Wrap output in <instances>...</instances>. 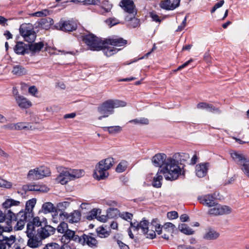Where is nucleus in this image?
Here are the masks:
<instances>
[{"instance_id":"obj_5","label":"nucleus","mask_w":249,"mask_h":249,"mask_svg":"<svg viewBox=\"0 0 249 249\" xmlns=\"http://www.w3.org/2000/svg\"><path fill=\"white\" fill-rule=\"evenodd\" d=\"M170 157L167 158L165 154L158 153L152 158V162L155 166L160 168L159 169V173H162L166 180L172 181L174 180V178H167L168 175L166 173L169 171V170H167V160ZM168 169H169V167H168Z\"/></svg>"},{"instance_id":"obj_61","label":"nucleus","mask_w":249,"mask_h":249,"mask_svg":"<svg viewBox=\"0 0 249 249\" xmlns=\"http://www.w3.org/2000/svg\"><path fill=\"white\" fill-rule=\"evenodd\" d=\"M3 127L9 130H16L15 124H7L4 125Z\"/></svg>"},{"instance_id":"obj_16","label":"nucleus","mask_w":249,"mask_h":249,"mask_svg":"<svg viewBox=\"0 0 249 249\" xmlns=\"http://www.w3.org/2000/svg\"><path fill=\"white\" fill-rule=\"evenodd\" d=\"M215 194L204 195L198 197L200 203L209 207H213L215 203Z\"/></svg>"},{"instance_id":"obj_46","label":"nucleus","mask_w":249,"mask_h":249,"mask_svg":"<svg viewBox=\"0 0 249 249\" xmlns=\"http://www.w3.org/2000/svg\"><path fill=\"white\" fill-rule=\"evenodd\" d=\"M129 122L134 124H148L149 121L147 118H140L130 120Z\"/></svg>"},{"instance_id":"obj_18","label":"nucleus","mask_w":249,"mask_h":249,"mask_svg":"<svg viewBox=\"0 0 249 249\" xmlns=\"http://www.w3.org/2000/svg\"><path fill=\"white\" fill-rule=\"evenodd\" d=\"M69 168H64L55 178V182L62 185L66 184L71 180Z\"/></svg>"},{"instance_id":"obj_63","label":"nucleus","mask_w":249,"mask_h":249,"mask_svg":"<svg viewBox=\"0 0 249 249\" xmlns=\"http://www.w3.org/2000/svg\"><path fill=\"white\" fill-rule=\"evenodd\" d=\"M118 244L120 246L121 249H129V248L127 245L124 244L121 241H118Z\"/></svg>"},{"instance_id":"obj_24","label":"nucleus","mask_w":249,"mask_h":249,"mask_svg":"<svg viewBox=\"0 0 249 249\" xmlns=\"http://www.w3.org/2000/svg\"><path fill=\"white\" fill-rule=\"evenodd\" d=\"M108 45L109 44L107 43V39L103 40L101 50L103 51L104 53L107 56H110L116 53L119 51L118 49L115 48L113 46H108Z\"/></svg>"},{"instance_id":"obj_53","label":"nucleus","mask_w":249,"mask_h":249,"mask_svg":"<svg viewBox=\"0 0 249 249\" xmlns=\"http://www.w3.org/2000/svg\"><path fill=\"white\" fill-rule=\"evenodd\" d=\"M99 211L100 212V210L97 209H93L89 213L88 216V219L89 220L92 219L93 218H97V214L99 213Z\"/></svg>"},{"instance_id":"obj_57","label":"nucleus","mask_w":249,"mask_h":249,"mask_svg":"<svg viewBox=\"0 0 249 249\" xmlns=\"http://www.w3.org/2000/svg\"><path fill=\"white\" fill-rule=\"evenodd\" d=\"M106 22L110 27L115 25L119 22L118 20L115 18H109L107 19Z\"/></svg>"},{"instance_id":"obj_26","label":"nucleus","mask_w":249,"mask_h":249,"mask_svg":"<svg viewBox=\"0 0 249 249\" xmlns=\"http://www.w3.org/2000/svg\"><path fill=\"white\" fill-rule=\"evenodd\" d=\"M220 234L214 230L207 229L203 236V239L206 240H214L217 239Z\"/></svg>"},{"instance_id":"obj_47","label":"nucleus","mask_w":249,"mask_h":249,"mask_svg":"<svg viewBox=\"0 0 249 249\" xmlns=\"http://www.w3.org/2000/svg\"><path fill=\"white\" fill-rule=\"evenodd\" d=\"M153 226L151 225V227L148 229L143 234H145L146 238H149V239H153L156 236V233L155 231L153 229Z\"/></svg>"},{"instance_id":"obj_60","label":"nucleus","mask_w":249,"mask_h":249,"mask_svg":"<svg viewBox=\"0 0 249 249\" xmlns=\"http://www.w3.org/2000/svg\"><path fill=\"white\" fill-rule=\"evenodd\" d=\"M28 91L31 94L35 95L37 91V89L35 86H31L29 88Z\"/></svg>"},{"instance_id":"obj_38","label":"nucleus","mask_w":249,"mask_h":249,"mask_svg":"<svg viewBox=\"0 0 249 249\" xmlns=\"http://www.w3.org/2000/svg\"><path fill=\"white\" fill-rule=\"evenodd\" d=\"M96 232L98 237L100 238L107 237L110 233V231H107L103 226H100L96 229Z\"/></svg>"},{"instance_id":"obj_40","label":"nucleus","mask_w":249,"mask_h":249,"mask_svg":"<svg viewBox=\"0 0 249 249\" xmlns=\"http://www.w3.org/2000/svg\"><path fill=\"white\" fill-rule=\"evenodd\" d=\"M128 162L126 160H122L117 165L116 171L118 173H122L124 172L128 166Z\"/></svg>"},{"instance_id":"obj_28","label":"nucleus","mask_w":249,"mask_h":249,"mask_svg":"<svg viewBox=\"0 0 249 249\" xmlns=\"http://www.w3.org/2000/svg\"><path fill=\"white\" fill-rule=\"evenodd\" d=\"M28 46L22 42H18L14 47L15 52L18 54H24L28 53Z\"/></svg>"},{"instance_id":"obj_44","label":"nucleus","mask_w":249,"mask_h":249,"mask_svg":"<svg viewBox=\"0 0 249 249\" xmlns=\"http://www.w3.org/2000/svg\"><path fill=\"white\" fill-rule=\"evenodd\" d=\"M105 130L107 131L109 133L114 134L120 132L122 130V128L119 126H113L105 127Z\"/></svg>"},{"instance_id":"obj_43","label":"nucleus","mask_w":249,"mask_h":249,"mask_svg":"<svg viewBox=\"0 0 249 249\" xmlns=\"http://www.w3.org/2000/svg\"><path fill=\"white\" fill-rule=\"evenodd\" d=\"M139 230L141 229L143 233H145V231L151 227V225H149V223L147 220L141 221L139 223Z\"/></svg>"},{"instance_id":"obj_8","label":"nucleus","mask_w":249,"mask_h":249,"mask_svg":"<svg viewBox=\"0 0 249 249\" xmlns=\"http://www.w3.org/2000/svg\"><path fill=\"white\" fill-rule=\"evenodd\" d=\"M50 174L49 168L45 166H41L30 170L28 172V177L30 179H38L49 176Z\"/></svg>"},{"instance_id":"obj_32","label":"nucleus","mask_w":249,"mask_h":249,"mask_svg":"<svg viewBox=\"0 0 249 249\" xmlns=\"http://www.w3.org/2000/svg\"><path fill=\"white\" fill-rule=\"evenodd\" d=\"M71 180L80 178L84 175V171L81 169L69 168Z\"/></svg>"},{"instance_id":"obj_51","label":"nucleus","mask_w":249,"mask_h":249,"mask_svg":"<svg viewBox=\"0 0 249 249\" xmlns=\"http://www.w3.org/2000/svg\"><path fill=\"white\" fill-rule=\"evenodd\" d=\"M16 130H22L29 128V124L23 122H19L15 124Z\"/></svg>"},{"instance_id":"obj_30","label":"nucleus","mask_w":249,"mask_h":249,"mask_svg":"<svg viewBox=\"0 0 249 249\" xmlns=\"http://www.w3.org/2000/svg\"><path fill=\"white\" fill-rule=\"evenodd\" d=\"M197 108L200 109H205L210 112H220L219 109L214 107L212 105L204 102H201L197 105Z\"/></svg>"},{"instance_id":"obj_45","label":"nucleus","mask_w":249,"mask_h":249,"mask_svg":"<svg viewBox=\"0 0 249 249\" xmlns=\"http://www.w3.org/2000/svg\"><path fill=\"white\" fill-rule=\"evenodd\" d=\"M119 213L116 208H109L107 210V215L108 218H112L116 217Z\"/></svg>"},{"instance_id":"obj_34","label":"nucleus","mask_w":249,"mask_h":249,"mask_svg":"<svg viewBox=\"0 0 249 249\" xmlns=\"http://www.w3.org/2000/svg\"><path fill=\"white\" fill-rule=\"evenodd\" d=\"M20 204V202L18 200H15L11 198L6 199L2 203V206L5 209L10 208L13 206H18Z\"/></svg>"},{"instance_id":"obj_37","label":"nucleus","mask_w":249,"mask_h":249,"mask_svg":"<svg viewBox=\"0 0 249 249\" xmlns=\"http://www.w3.org/2000/svg\"><path fill=\"white\" fill-rule=\"evenodd\" d=\"M42 210L44 213H48L52 212L53 213L55 208L53 203L48 202L42 205Z\"/></svg>"},{"instance_id":"obj_20","label":"nucleus","mask_w":249,"mask_h":249,"mask_svg":"<svg viewBox=\"0 0 249 249\" xmlns=\"http://www.w3.org/2000/svg\"><path fill=\"white\" fill-rule=\"evenodd\" d=\"M179 2L180 0H162L160 6L165 10H173L179 6Z\"/></svg>"},{"instance_id":"obj_35","label":"nucleus","mask_w":249,"mask_h":249,"mask_svg":"<svg viewBox=\"0 0 249 249\" xmlns=\"http://www.w3.org/2000/svg\"><path fill=\"white\" fill-rule=\"evenodd\" d=\"M15 217V213H13L11 210H8L6 214L5 213H3L0 210V222H3L5 221L6 218L11 220L14 218Z\"/></svg>"},{"instance_id":"obj_54","label":"nucleus","mask_w":249,"mask_h":249,"mask_svg":"<svg viewBox=\"0 0 249 249\" xmlns=\"http://www.w3.org/2000/svg\"><path fill=\"white\" fill-rule=\"evenodd\" d=\"M12 186L11 183L3 179L0 178V187L10 188Z\"/></svg>"},{"instance_id":"obj_13","label":"nucleus","mask_w":249,"mask_h":249,"mask_svg":"<svg viewBox=\"0 0 249 249\" xmlns=\"http://www.w3.org/2000/svg\"><path fill=\"white\" fill-rule=\"evenodd\" d=\"M60 216H63L67 221L70 223H77L81 219V213L78 210H75L73 212L68 213L61 212Z\"/></svg>"},{"instance_id":"obj_3","label":"nucleus","mask_w":249,"mask_h":249,"mask_svg":"<svg viewBox=\"0 0 249 249\" xmlns=\"http://www.w3.org/2000/svg\"><path fill=\"white\" fill-rule=\"evenodd\" d=\"M120 6L127 13L130 14L126 17L125 19L130 28H136L140 26V20L135 18L137 11L133 0H122Z\"/></svg>"},{"instance_id":"obj_2","label":"nucleus","mask_w":249,"mask_h":249,"mask_svg":"<svg viewBox=\"0 0 249 249\" xmlns=\"http://www.w3.org/2000/svg\"><path fill=\"white\" fill-rule=\"evenodd\" d=\"M126 105V102L123 101L107 100L98 106L97 111L101 116L98 117V119L101 120L104 118H107L110 115L113 114L115 108L124 107Z\"/></svg>"},{"instance_id":"obj_59","label":"nucleus","mask_w":249,"mask_h":249,"mask_svg":"<svg viewBox=\"0 0 249 249\" xmlns=\"http://www.w3.org/2000/svg\"><path fill=\"white\" fill-rule=\"evenodd\" d=\"M100 3V0H86L85 4L98 5Z\"/></svg>"},{"instance_id":"obj_14","label":"nucleus","mask_w":249,"mask_h":249,"mask_svg":"<svg viewBox=\"0 0 249 249\" xmlns=\"http://www.w3.org/2000/svg\"><path fill=\"white\" fill-rule=\"evenodd\" d=\"M71 240L79 243L81 241V237L76 235L73 231L68 229L61 237V241L65 244H68Z\"/></svg>"},{"instance_id":"obj_17","label":"nucleus","mask_w":249,"mask_h":249,"mask_svg":"<svg viewBox=\"0 0 249 249\" xmlns=\"http://www.w3.org/2000/svg\"><path fill=\"white\" fill-rule=\"evenodd\" d=\"M175 228V226L170 222L166 223L162 227L159 225L158 227L155 226L154 228L158 234H161L162 232H167L168 234H172Z\"/></svg>"},{"instance_id":"obj_10","label":"nucleus","mask_w":249,"mask_h":249,"mask_svg":"<svg viewBox=\"0 0 249 249\" xmlns=\"http://www.w3.org/2000/svg\"><path fill=\"white\" fill-rule=\"evenodd\" d=\"M208 211V214L211 215L216 216L229 214L231 212V209L227 206L221 205L215 202L214 205Z\"/></svg>"},{"instance_id":"obj_19","label":"nucleus","mask_w":249,"mask_h":249,"mask_svg":"<svg viewBox=\"0 0 249 249\" xmlns=\"http://www.w3.org/2000/svg\"><path fill=\"white\" fill-rule=\"evenodd\" d=\"M44 222L45 224L46 223V219L45 218L41 219L38 216L35 217L32 222L27 224L26 230H29L30 228V229H33V231H36L38 228L42 227Z\"/></svg>"},{"instance_id":"obj_27","label":"nucleus","mask_w":249,"mask_h":249,"mask_svg":"<svg viewBox=\"0 0 249 249\" xmlns=\"http://www.w3.org/2000/svg\"><path fill=\"white\" fill-rule=\"evenodd\" d=\"M208 167L207 163H201L197 165L196 167V175L199 178L204 177L207 174Z\"/></svg>"},{"instance_id":"obj_62","label":"nucleus","mask_w":249,"mask_h":249,"mask_svg":"<svg viewBox=\"0 0 249 249\" xmlns=\"http://www.w3.org/2000/svg\"><path fill=\"white\" fill-rule=\"evenodd\" d=\"M107 215H102L101 216H98L97 217V219L101 222H105L107 219Z\"/></svg>"},{"instance_id":"obj_7","label":"nucleus","mask_w":249,"mask_h":249,"mask_svg":"<svg viewBox=\"0 0 249 249\" xmlns=\"http://www.w3.org/2000/svg\"><path fill=\"white\" fill-rule=\"evenodd\" d=\"M83 39L90 50L96 51L101 50L103 40L94 35L89 34L85 35L83 36Z\"/></svg>"},{"instance_id":"obj_4","label":"nucleus","mask_w":249,"mask_h":249,"mask_svg":"<svg viewBox=\"0 0 249 249\" xmlns=\"http://www.w3.org/2000/svg\"><path fill=\"white\" fill-rule=\"evenodd\" d=\"M114 159L108 158L101 160L96 166L93 177L97 180L104 179L108 176L107 170L113 165Z\"/></svg>"},{"instance_id":"obj_1","label":"nucleus","mask_w":249,"mask_h":249,"mask_svg":"<svg viewBox=\"0 0 249 249\" xmlns=\"http://www.w3.org/2000/svg\"><path fill=\"white\" fill-rule=\"evenodd\" d=\"M190 158L189 155L185 153H176L172 157H170L167 160V170L169 167V171L166 172L169 178L178 179L181 174L182 169L179 166L181 161H186Z\"/></svg>"},{"instance_id":"obj_36","label":"nucleus","mask_w":249,"mask_h":249,"mask_svg":"<svg viewBox=\"0 0 249 249\" xmlns=\"http://www.w3.org/2000/svg\"><path fill=\"white\" fill-rule=\"evenodd\" d=\"M44 44L42 42L38 43H31L28 46V49L34 53L39 52L41 49L43 47Z\"/></svg>"},{"instance_id":"obj_56","label":"nucleus","mask_w":249,"mask_h":249,"mask_svg":"<svg viewBox=\"0 0 249 249\" xmlns=\"http://www.w3.org/2000/svg\"><path fill=\"white\" fill-rule=\"evenodd\" d=\"M59 247L56 243H50L46 245L43 249H59Z\"/></svg>"},{"instance_id":"obj_25","label":"nucleus","mask_w":249,"mask_h":249,"mask_svg":"<svg viewBox=\"0 0 249 249\" xmlns=\"http://www.w3.org/2000/svg\"><path fill=\"white\" fill-rule=\"evenodd\" d=\"M18 217H20L21 218L18 220L16 225L14 226V230L15 231L21 230L23 229L27 216V213L23 212H20L17 215Z\"/></svg>"},{"instance_id":"obj_39","label":"nucleus","mask_w":249,"mask_h":249,"mask_svg":"<svg viewBox=\"0 0 249 249\" xmlns=\"http://www.w3.org/2000/svg\"><path fill=\"white\" fill-rule=\"evenodd\" d=\"M178 229L182 233L187 235H192L194 231L185 224L179 225Z\"/></svg>"},{"instance_id":"obj_52","label":"nucleus","mask_w":249,"mask_h":249,"mask_svg":"<svg viewBox=\"0 0 249 249\" xmlns=\"http://www.w3.org/2000/svg\"><path fill=\"white\" fill-rule=\"evenodd\" d=\"M70 205V202L68 201H63L59 202L57 205V207L59 211H64Z\"/></svg>"},{"instance_id":"obj_33","label":"nucleus","mask_w":249,"mask_h":249,"mask_svg":"<svg viewBox=\"0 0 249 249\" xmlns=\"http://www.w3.org/2000/svg\"><path fill=\"white\" fill-rule=\"evenodd\" d=\"M12 73L17 76H21L26 74L27 71L23 67L18 65L13 67Z\"/></svg>"},{"instance_id":"obj_55","label":"nucleus","mask_w":249,"mask_h":249,"mask_svg":"<svg viewBox=\"0 0 249 249\" xmlns=\"http://www.w3.org/2000/svg\"><path fill=\"white\" fill-rule=\"evenodd\" d=\"M167 217L170 219H174L178 217V213L176 211L168 212L167 214Z\"/></svg>"},{"instance_id":"obj_41","label":"nucleus","mask_w":249,"mask_h":249,"mask_svg":"<svg viewBox=\"0 0 249 249\" xmlns=\"http://www.w3.org/2000/svg\"><path fill=\"white\" fill-rule=\"evenodd\" d=\"M160 174L161 173H159L158 171L156 177L153 179V185L157 188L160 187L161 185V180H162V176L160 175Z\"/></svg>"},{"instance_id":"obj_31","label":"nucleus","mask_w":249,"mask_h":249,"mask_svg":"<svg viewBox=\"0 0 249 249\" xmlns=\"http://www.w3.org/2000/svg\"><path fill=\"white\" fill-rule=\"evenodd\" d=\"M36 202V198H32L27 201L26 203L25 211L23 212L27 213V215L28 216L32 215V213Z\"/></svg>"},{"instance_id":"obj_50","label":"nucleus","mask_w":249,"mask_h":249,"mask_svg":"<svg viewBox=\"0 0 249 249\" xmlns=\"http://www.w3.org/2000/svg\"><path fill=\"white\" fill-rule=\"evenodd\" d=\"M119 214L121 218L128 221L131 220L133 217V214L128 212H123Z\"/></svg>"},{"instance_id":"obj_11","label":"nucleus","mask_w":249,"mask_h":249,"mask_svg":"<svg viewBox=\"0 0 249 249\" xmlns=\"http://www.w3.org/2000/svg\"><path fill=\"white\" fill-rule=\"evenodd\" d=\"M20 33L24 37L25 41L27 42H33L36 39V33L27 25H22L20 27Z\"/></svg>"},{"instance_id":"obj_23","label":"nucleus","mask_w":249,"mask_h":249,"mask_svg":"<svg viewBox=\"0 0 249 249\" xmlns=\"http://www.w3.org/2000/svg\"><path fill=\"white\" fill-rule=\"evenodd\" d=\"M16 241V237L13 235L10 237L0 236V249H6V247L10 248Z\"/></svg>"},{"instance_id":"obj_42","label":"nucleus","mask_w":249,"mask_h":249,"mask_svg":"<svg viewBox=\"0 0 249 249\" xmlns=\"http://www.w3.org/2000/svg\"><path fill=\"white\" fill-rule=\"evenodd\" d=\"M53 23V19L50 18H45L41 19L40 24L44 28H48Z\"/></svg>"},{"instance_id":"obj_64","label":"nucleus","mask_w":249,"mask_h":249,"mask_svg":"<svg viewBox=\"0 0 249 249\" xmlns=\"http://www.w3.org/2000/svg\"><path fill=\"white\" fill-rule=\"evenodd\" d=\"M211 56L208 52H206L204 55V60L207 62L210 61Z\"/></svg>"},{"instance_id":"obj_6","label":"nucleus","mask_w":249,"mask_h":249,"mask_svg":"<svg viewBox=\"0 0 249 249\" xmlns=\"http://www.w3.org/2000/svg\"><path fill=\"white\" fill-rule=\"evenodd\" d=\"M232 159L240 167L244 173L249 177V160L244 154L237 152L231 154Z\"/></svg>"},{"instance_id":"obj_15","label":"nucleus","mask_w":249,"mask_h":249,"mask_svg":"<svg viewBox=\"0 0 249 249\" xmlns=\"http://www.w3.org/2000/svg\"><path fill=\"white\" fill-rule=\"evenodd\" d=\"M55 231V229L51 226L45 225L43 227H41L37 229V233L43 239L53 234Z\"/></svg>"},{"instance_id":"obj_58","label":"nucleus","mask_w":249,"mask_h":249,"mask_svg":"<svg viewBox=\"0 0 249 249\" xmlns=\"http://www.w3.org/2000/svg\"><path fill=\"white\" fill-rule=\"evenodd\" d=\"M150 17L152 18L153 21L157 22H160L161 21V19H160V18L159 17V16L154 13H150Z\"/></svg>"},{"instance_id":"obj_49","label":"nucleus","mask_w":249,"mask_h":249,"mask_svg":"<svg viewBox=\"0 0 249 249\" xmlns=\"http://www.w3.org/2000/svg\"><path fill=\"white\" fill-rule=\"evenodd\" d=\"M51 12L47 9H44L40 11L35 12L33 16L37 17L47 16L51 14Z\"/></svg>"},{"instance_id":"obj_9","label":"nucleus","mask_w":249,"mask_h":249,"mask_svg":"<svg viewBox=\"0 0 249 249\" xmlns=\"http://www.w3.org/2000/svg\"><path fill=\"white\" fill-rule=\"evenodd\" d=\"M27 236L28 238L27 245L32 248H36L42 245V239L37 234L36 231H33V229L26 231Z\"/></svg>"},{"instance_id":"obj_48","label":"nucleus","mask_w":249,"mask_h":249,"mask_svg":"<svg viewBox=\"0 0 249 249\" xmlns=\"http://www.w3.org/2000/svg\"><path fill=\"white\" fill-rule=\"evenodd\" d=\"M68 230V224L64 222H61L57 228L58 232L61 233H65Z\"/></svg>"},{"instance_id":"obj_29","label":"nucleus","mask_w":249,"mask_h":249,"mask_svg":"<svg viewBox=\"0 0 249 249\" xmlns=\"http://www.w3.org/2000/svg\"><path fill=\"white\" fill-rule=\"evenodd\" d=\"M107 43L113 46H122L127 43V41L122 38H113L107 39Z\"/></svg>"},{"instance_id":"obj_12","label":"nucleus","mask_w":249,"mask_h":249,"mask_svg":"<svg viewBox=\"0 0 249 249\" xmlns=\"http://www.w3.org/2000/svg\"><path fill=\"white\" fill-rule=\"evenodd\" d=\"M57 28L64 32H71L77 28L76 23L72 20H60L56 25Z\"/></svg>"},{"instance_id":"obj_22","label":"nucleus","mask_w":249,"mask_h":249,"mask_svg":"<svg viewBox=\"0 0 249 249\" xmlns=\"http://www.w3.org/2000/svg\"><path fill=\"white\" fill-rule=\"evenodd\" d=\"M15 98L17 104L21 109L28 108L32 105L31 102L23 96L17 95Z\"/></svg>"},{"instance_id":"obj_21","label":"nucleus","mask_w":249,"mask_h":249,"mask_svg":"<svg viewBox=\"0 0 249 249\" xmlns=\"http://www.w3.org/2000/svg\"><path fill=\"white\" fill-rule=\"evenodd\" d=\"M81 241L79 243L81 244H86L88 246L92 248H96L98 247V242L97 240L93 237L83 234L81 237Z\"/></svg>"}]
</instances>
